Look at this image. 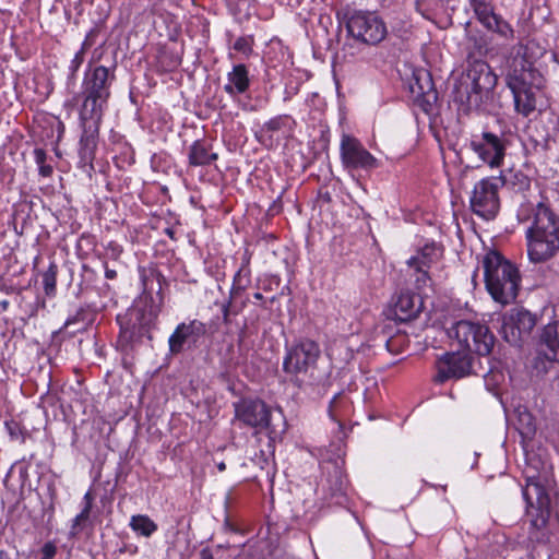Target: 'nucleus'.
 Masks as SVG:
<instances>
[{
  "mask_svg": "<svg viewBox=\"0 0 559 559\" xmlns=\"http://www.w3.org/2000/svg\"><path fill=\"white\" fill-rule=\"evenodd\" d=\"M519 218L528 223L527 254L534 263L552 258L559 250V223L556 214L544 203L522 205Z\"/></svg>",
  "mask_w": 559,
  "mask_h": 559,
  "instance_id": "obj_1",
  "label": "nucleus"
},
{
  "mask_svg": "<svg viewBox=\"0 0 559 559\" xmlns=\"http://www.w3.org/2000/svg\"><path fill=\"white\" fill-rule=\"evenodd\" d=\"M523 473L526 485L522 493L526 502V513L531 516L532 525L540 528L549 516L550 497L548 491L554 481L551 465L548 462H542L536 454H530Z\"/></svg>",
  "mask_w": 559,
  "mask_h": 559,
  "instance_id": "obj_2",
  "label": "nucleus"
},
{
  "mask_svg": "<svg viewBox=\"0 0 559 559\" xmlns=\"http://www.w3.org/2000/svg\"><path fill=\"white\" fill-rule=\"evenodd\" d=\"M497 81L487 62L469 57L466 70L455 85V100L467 110L480 109L490 98Z\"/></svg>",
  "mask_w": 559,
  "mask_h": 559,
  "instance_id": "obj_3",
  "label": "nucleus"
},
{
  "mask_svg": "<svg viewBox=\"0 0 559 559\" xmlns=\"http://www.w3.org/2000/svg\"><path fill=\"white\" fill-rule=\"evenodd\" d=\"M483 266L486 288L493 300L501 305L513 301L521 280L518 269L495 251L485 255Z\"/></svg>",
  "mask_w": 559,
  "mask_h": 559,
  "instance_id": "obj_4",
  "label": "nucleus"
},
{
  "mask_svg": "<svg viewBox=\"0 0 559 559\" xmlns=\"http://www.w3.org/2000/svg\"><path fill=\"white\" fill-rule=\"evenodd\" d=\"M82 95L83 103L80 109V121L83 133L80 141V153L84 160H92L94 156V150L96 147L99 127L103 120L104 111L107 107L108 99L96 98V96L88 94Z\"/></svg>",
  "mask_w": 559,
  "mask_h": 559,
  "instance_id": "obj_5",
  "label": "nucleus"
},
{
  "mask_svg": "<svg viewBox=\"0 0 559 559\" xmlns=\"http://www.w3.org/2000/svg\"><path fill=\"white\" fill-rule=\"evenodd\" d=\"M449 336L455 338L464 350L474 352L480 356L488 355L495 343L488 326L466 320L453 324L449 330Z\"/></svg>",
  "mask_w": 559,
  "mask_h": 559,
  "instance_id": "obj_6",
  "label": "nucleus"
},
{
  "mask_svg": "<svg viewBox=\"0 0 559 559\" xmlns=\"http://www.w3.org/2000/svg\"><path fill=\"white\" fill-rule=\"evenodd\" d=\"M506 183L501 173L498 177H487L475 183L471 197L472 211L485 219H491L499 211V189Z\"/></svg>",
  "mask_w": 559,
  "mask_h": 559,
  "instance_id": "obj_7",
  "label": "nucleus"
},
{
  "mask_svg": "<svg viewBox=\"0 0 559 559\" xmlns=\"http://www.w3.org/2000/svg\"><path fill=\"white\" fill-rule=\"evenodd\" d=\"M346 26L355 39L368 45H377L388 35L384 21L376 12L356 11L348 17Z\"/></svg>",
  "mask_w": 559,
  "mask_h": 559,
  "instance_id": "obj_8",
  "label": "nucleus"
},
{
  "mask_svg": "<svg viewBox=\"0 0 559 559\" xmlns=\"http://www.w3.org/2000/svg\"><path fill=\"white\" fill-rule=\"evenodd\" d=\"M235 419L243 425L262 430L267 429L270 436L276 437L280 432L271 423V411L261 400L242 399L234 404Z\"/></svg>",
  "mask_w": 559,
  "mask_h": 559,
  "instance_id": "obj_9",
  "label": "nucleus"
},
{
  "mask_svg": "<svg viewBox=\"0 0 559 559\" xmlns=\"http://www.w3.org/2000/svg\"><path fill=\"white\" fill-rule=\"evenodd\" d=\"M507 85L510 90L543 87L544 78L520 51L508 62Z\"/></svg>",
  "mask_w": 559,
  "mask_h": 559,
  "instance_id": "obj_10",
  "label": "nucleus"
},
{
  "mask_svg": "<svg viewBox=\"0 0 559 559\" xmlns=\"http://www.w3.org/2000/svg\"><path fill=\"white\" fill-rule=\"evenodd\" d=\"M508 140L502 135L485 131L471 141L472 151L490 168H499L504 160Z\"/></svg>",
  "mask_w": 559,
  "mask_h": 559,
  "instance_id": "obj_11",
  "label": "nucleus"
},
{
  "mask_svg": "<svg viewBox=\"0 0 559 559\" xmlns=\"http://www.w3.org/2000/svg\"><path fill=\"white\" fill-rule=\"evenodd\" d=\"M535 325L536 318L530 311L514 308L503 316L501 334L508 343L519 346L531 335Z\"/></svg>",
  "mask_w": 559,
  "mask_h": 559,
  "instance_id": "obj_12",
  "label": "nucleus"
},
{
  "mask_svg": "<svg viewBox=\"0 0 559 559\" xmlns=\"http://www.w3.org/2000/svg\"><path fill=\"white\" fill-rule=\"evenodd\" d=\"M319 356V345L311 340H302L287 350L283 369L292 376L307 373L310 368L314 367Z\"/></svg>",
  "mask_w": 559,
  "mask_h": 559,
  "instance_id": "obj_13",
  "label": "nucleus"
},
{
  "mask_svg": "<svg viewBox=\"0 0 559 559\" xmlns=\"http://www.w3.org/2000/svg\"><path fill=\"white\" fill-rule=\"evenodd\" d=\"M441 255V249L435 243L426 245L415 255L407 260L408 272L415 277L417 289L424 290L431 286L428 269L437 262Z\"/></svg>",
  "mask_w": 559,
  "mask_h": 559,
  "instance_id": "obj_14",
  "label": "nucleus"
},
{
  "mask_svg": "<svg viewBox=\"0 0 559 559\" xmlns=\"http://www.w3.org/2000/svg\"><path fill=\"white\" fill-rule=\"evenodd\" d=\"M472 356L468 353H448L437 362L436 381L460 379L473 372Z\"/></svg>",
  "mask_w": 559,
  "mask_h": 559,
  "instance_id": "obj_15",
  "label": "nucleus"
},
{
  "mask_svg": "<svg viewBox=\"0 0 559 559\" xmlns=\"http://www.w3.org/2000/svg\"><path fill=\"white\" fill-rule=\"evenodd\" d=\"M469 4L479 21L488 31L504 38L513 37V29L500 15L495 13L490 0H469Z\"/></svg>",
  "mask_w": 559,
  "mask_h": 559,
  "instance_id": "obj_16",
  "label": "nucleus"
},
{
  "mask_svg": "<svg viewBox=\"0 0 559 559\" xmlns=\"http://www.w3.org/2000/svg\"><path fill=\"white\" fill-rule=\"evenodd\" d=\"M341 156L344 165L349 168L372 169L378 166L377 159L359 141L349 135L342 139Z\"/></svg>",
  "mask_w": 559,
  "mask_h": 559,
  "instance_id": "obj_17",
  "label": "nucleus"
},
{
  "mask_svg": "<svg viewBox=\"0 0 559 559\" xmlns=\"http://www.w3.org/2000/svg\"><path fill=\"white\" fill-rule=\"evenodd\" d=\"M115 80L114 70L110 71L104 66L90 68L84 75L82 94L96 96V98L110 97V86Z\"/></svg>",
  "mask_w": 559,
  "mask_h": 559,
  "instance_id": "obj_18",
  "label": "nucleus"
},
{
  "mask_svg": "<svg viewBox=\"0 0 559 559\" xmlns=\"http://www.w3.org/2000/svg\"><path fill=\"white\" fill-rule=\"evenodd\" d=\"M205 333L206 326L199 320H191L188 323L182 322L178 324L168 340L170 353H181L185 344L195 345L198 341L205 335Z\"/></svg>",
  "mask_w": 559,
  "mask_h": 559,
  "instance_id": "obj_19",
  "label": "nucleus"
},
{
  "mask_svg": "<svg viewBox=\"0 0 559 559\" xmlns=\"http://www.w3.org/2000/svg\"><path fill=\"white\" fill-rule=\"evenodd\" d=\"M421 308V300L411 293H401L394 301L393 312L399 321H409L418 316Z\"/></svg>",
  "mask_w": 559,
  "mask_h": 559,
  "instance_id": "obj_20",
  "label": "nucleus"
},
{
  "mask_svg": "<svg viewBox=\"0 0 559 559\" xmlns=\"http://www.w3.org/2000/svg\"><path fill=\"white\" fill-rule=\"evenodd\" d=\"M542 87L511 90L514 100V109L519 115L528 117L536 110L537 93Z\"/></svg>",
  "mask_w": 559,
  "mask_h": 559,
  "instance_id": "obj_21",
  "label": "nucleus"
},
{
  "mask_svg": "<svg viewBox=\"0 0 559 559\" xmlns=\"http://www.w3.org/2000/svg\"><path fill=\"white\" fill-rule=\"evenodd\" d=\"M540 353L549 360H559V325L548 324L544 328L539 341Z\"/></svg>",
  "mask_w": 559,
  "mask_h": 559,
  "instance_id": "obj_22",
  "label": "nucleus"
},
{
  "mask_svg": "<svg viewBox=\"0 0 559 559\" xmlns=\"http://www.w3.org/2000/svg\"><path fill=\"white\" fill-rule=\"evenodd\" d=\"M227 84L224 90L227 94L234 96L245 93L249 87L248 70L245 64H237L227 74Z\"/></svg>",
  "mask_w": 559,
  "mask_h": 559,
  "instance_id": "obj_23",
  "label": "nucleus"
},
{
  "mask_svg": "<svg viewBox=\"0 0 559 559\" xmlns=\"http://www.w3.org/2000/svg\"><path fill=\"white\" fill-rule=\"evenodd\" d=\"M217 158V154L210 153L207 146L202 142H194L189 152V163L192 166L210 165Z\"/></svg>",
  "mask_w": 559,
  "mask_h": 559,
  "instance_id": "obj_24",
  "label": "nucleus"
},
{
  "mask_svg": "<svg viewBox=\"0 0 559 559\" xmlns=\"http://www.w3.org/2000/svg\"><path fill=\"white\" fill-rule=\"evenodd\" d=\"M130 527L144 537H150L157 531V524L144 514L131 516Z\"/></svg>",
  "mask_w": 559,
  "mask_h": 559,
  "instance_id": "obj_25",
  "label": "nucleus"
},
{
  "mask_svg": "<svg viewBox=\"0 0 559 559\" xmlns=\"http://www.w3.org/2000/svg\"><path fill=\"white\" fill-rule=\"evenodd\" d=\"M93 501H94V497H93L92 492L87 491L83 498L84 507H83L82 511L73 520V523L71 526L72 535H78L82 531L85 522L90 518Z\"/></svg>",
  "mask_w": 559,
  "mask_h": 559,
  "instance_id": "obj_26",
  "label": "nucleus"
},
{
  "mask_svg": "<svg viewBox=\"0 0 559 559\" xmlns=\"http://www.w3.org/2000/svg\"><path fill=\"white\" fill-rule=\"evenodd\" d=\"M57 284V266L51 264L48 270L43 274V285L46 295H53Z\"/></svg>",
  "mask_w": 559,
  "mask_h": 559,
  "instance_id": "obj_27",
  "label": "nucleus"
},
{
  "mask_svg": "<svg viewBox=\"0 0 559 559\" xmlns=\"http://www.w3.org/2000/svg\"><path fill=\"white\" fill-rule=\"evenodd\" d=\"M520 430L523 435H530L535 431L533 417L530 413L523 412L519 415Z\"/></svg>",
  "mask_w": 559,
  "mask_h": 559,
  "instance_id": "obj_28",
  "label": "nucleus"
},
{
  "mask_svg": "<svg viewBox=\"0 0 559 559\" xmlns=\"http://www.w3.org/2000/svg\"><path fill=\"white\" fill-rule=\"evenodd\" d=\"M234 49L242 52V53H249L251 50V45L248 38L246 37H239L234 43Z\"/></svg>",
  "mask_w": 559,
  "mask_h": 559,
  "instance_id": "obj_29",
  "label": "nucleus"
},
{
  "mask_svg": "<svg viewBox=\"0 0 559 559\" xmlns=\"http://www.w3.org/2000/svg\"><path fill=\"white\" fill-rule=\"evenodd\" d=\"M343 488H344V481L342 480L340 473L335 472L334 481L331 487V496L335 497L337 495H341L343 492Z\"/></svg>",
  "mask_w": 559,
  "mask_h": 559,
  "instance_id": "obj_30",
  "label": "nucleus"
},
{
  "mask_svg": "<svg viewBox=\"0 0 559 559\" xmlns=\"http://www.w3.org/2000/svg\"><path fill=\"white\" fill-rule=\"evenodd\" d=\"M41 559H53L57 554V547L52 543H46L41 548Z\"/></svg>",
  "mask_w": 559,
  "mask_h": 559,
  "instance_id": "obj_31",
  "label": "nucleus"
},
{
  "mask_svg": "<svg viewBox=\"0 0 559 559\" xmlns=\"http://www.w3.org/2000/svg\"><path fill=\"white\" fill-rule=\"evenodd\" d=\"M84 61V47L79 50L71 61V69L75 72Z\"/></svg>",
  "mask_w": 559,
  "mask_h": 559,
  "instance_id": "obj_32",
  "label": "nucleus"
},
{
  "mask_svg": "<svg viewBox=\"0 0 559 559\" xmlns=\"http://www.w3.org/2000/svg\"><path fill=\"white\" fill-rule=\"evenodd\" d=\"M230 305H231V300L229 299V300L223 302L221 306V310L223 313V322L225 324H229V322H230V319H229Z\"/></svg>",
  "mask_w": 559,
  "mask_h": 559,
  "instance_id": "obj_33",
  "label": "nucleus"
},
{
  "mask_svg": "<svg viewBox=\"0 0 559 559\" xmlns=\"http://www.w3.org/2000/svg\"><path fill=\"white\" fill-rule=\"evenodd\" d=\"M248 277L249 272L245 269H240L234 276V286L238 288H242V277Z\"/></svg>",
  "mask_w": 559,
  "mask_h": 559,
  "instance_id": "obj_34",
  "label": "nucleus"
},
{
  "mask_svg": "<svg viewBox=\"0 0 559 559\" xmlns=\"http://www.w3.org/2000/svg\"><path fill=\"white\" fill-rule=\"evenodd\" d=\"M34 155H35V160L38 165H41V164H45V160H46V153L40 150V148H36L34 151Z\"/></svg>",
  "mask_w": 559,
  "mask_h": 559,
  "instance_id": "obj_35",
  "label": "nucleus"
},
{
  "mask_svg": "<svg viewBox=\"0 0 559 559\" xmlns=\"http://www.w3.org/2000/svg\"><path fill=\"white\" fill-rule=\"evenodd\" d=\"M399 337H392L390 340L386 341V348L389 352L391 353H397V342H399Z\"/></svg>",
  "mask_w": 559,
  "mask_h": 559,
  "instance_id": "obj_36",
  "label": "nucleus"
},
{
  "mask_svg": "<svg viewBox=\"0 0 559 559\" xmlns=\"http://www.w3.org/2000/svg\"><path fill=\"white\" fill-rule=\"evenodd\" d=\"M39 173L40 175H43L44 177H48L51 175L52 173V167L49 166V165H46V164H41L39 165Z\"/></svg>",
  "mask_w": 559,
  "mask_h": 559,
  "instance_id": "obj_37",
  "label": "nucleus"
},
{
  "mask_svg": "<svg viewBox=\"0 0 559 559\" xmlns=\"http://www.w3.org/2000/svg\"><path fill=\"white\" fill-rule=\"evenodd\" d=\"M200 559H214V554H213V551L211 549L203 548L200 551Z\"/></svg>",
  "mask_w": 559,
  "mask_h": 559,
  "instance_id": "obj_38",
  "label": "nucleus"
},
{
  "mask_svg": "<svg viewBox=\"0 0 559 559\" xmlns=\"http://www.w3.org/2000/svg\"><path fill=\"white\" fill-rule=\"evenodd\" d=\"M105 276L106 278L108 280H114L116 276H117V272L115 270H111V269H108L107 266L105 267Z\"/></svg>",
  "mask_w": 559,
  "mask_h": 559,
  "instance_id": "obj_39",
  "label": "nucleus"
},
{
  "mask_svg": "<svg viewBox=\"0 0 559 559\" xmlns=\"http://www.w3.org/2000/svg\"><path fill=\"white\" fill-rule=\"evenodd\" d=\"M217 468L219 472H224L226 469V464L224 462H221L217 464Z\"/></svg>",
  "mask_w": 559,
  "mask_h": 559,
  "instance_id": "obj_40",
  "label": "nucleus"
},
{
  "mask_svg": "<svg viewBox=\"0 0 559 559\" xmlns=\"http://www.w3.org/2000/svg\"><path fill=\"white\" fill-rule=\"evenodd\" d=\"M0 559H10V558L5 551L0 550Z\"/></svg>",
  "mask_w": 559,
  "mask_h": 559,
  "instance_id": "obj_41",
  "label": "nucleus"
},
{
  "mask_svg": "<svg viewBox=\"0 0 559 559\" xmlns=\"http://www.w3.org/2000/svg\"><path fill=\"white\" fill-rule=\"evenodd\" d=\"M253 297H254L255 299H258V300H260V299H262V298H263V296H262V294H261V293H255V294L253 295Z\"/></svg>",
  "mask_w": 559,
  "mask_h": 559,
  "instance_id": "obj_42",
  "label": "nucleus"
},
{
  "mask_svg": "<svg viewBox=\"0 0 559 559\" xmlns=\"http://www.w3.org/2000/svg\"><path fill=\"white\" fill-rule=\"evenodd\" d=\"M421 93H425V90L423 86L419 87Z\"/></svg>",
  "mask_w": 559,
  "mask_h": 559,
  "instance_id": "obj_43",
  "label": "nucleus"
}]
</instances>
